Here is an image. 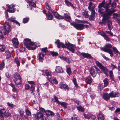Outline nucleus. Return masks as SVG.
I'll list each match as a JSON object with an SVG mask.
<instances>
[{
    "label": "nucleus",
    "instance_id": "1",
    "mask_svg": "<svg viewBox=\"0 0 120 120\" xmlns=\"http://www.w3.org/2000/svg\"><path fill=\"white\" fill-rule=\"evenodd\" d=\"M24 43L25 47L28 50H34L38 46L35 45L34 47H32L35 45V43L31 41L30 39L28 38H25L24 39Z\"/></svg>",
    "mask_w": 120,
    "mask_h": 120
},
{
    "label": "nucleus",
    "instance_id": "2",
    "mask_svg": "<svg viewBox=\"0 0 120 120\" xmlns=\"http://www.w3.org/2000/svg\"><path fill=\"white\" fill-rule=\"evenodd\" d=\"M116 11V10L110 8L106 9L105 11V13L103 14V16L104 17V19L108 20L110 18V16Z\"/></svg>",
    "mask_w": 120,
    "mask_h": 120
},
{
    "label": "nucleus",
    "instance_id": "3",
    "mask_svg": "<svg viewBox=\"0 0 120 120\" xmlns=\"http://www.w3.org/2000/svg\"><path fill=\"white\" fill-rule=\"evenodd\" d=\"M90 74L93 77H95L97 74L99 75L102 73L99 69L95 66L91 67L90 70Z\"/></svg>",
    "mask_w": 120,
    "mask_h": 120
},
{
    "label": "nucleus",
    "instance_id": "4",
    "mask_svg": "<svg viewBox=\"0 0 120 120\" xmlns=\"http://www.w3.org/2000/svg\"><path fill=\"white\" fill-rule=\"evenodd\" d=\"M13 80L17 85H20L22 83L21 76L17 72L15 73L14 74Z\"/></svg>",
    "mask_w": 120,
    "mask_h": 120
},
{
    "label": "nucleus",
    "instance_id": "5",
    "mask_svg": "<svg viewBox=\"0 0 120 120\" xmlns=\"http://www.w3.org/2000/svg\"><path fill=\"white\" fill-rule=\"evenodd\" d=\"M4 28L2 29V31H0V33L2 34L4 33V35H6L7 34L10 32L11 31V28L8 22H6L4 26Z\"/></svg>",
    "mask_w": 120,
    "mask_h": 120
},
{
    "label": "nucleus",
    "instance_id": "6",
    "mask_svg": "<svg viewBox=\"0 0 120 120\" xmlns=\"http://www.w3.org/2000/svg\"><path fill=\"white\" fill-rule=\"evenodd\" d=\"M112 45L111 44L107 43L105 46V47L102 48V50L105 52H108L110 54L111 57H112L113 56V53L110 49L112 47Z\"/></svg>",
    "mask_w": 120,
    "mask_h": 120
},
{
    "label": "nucleus",
    "instance_id": "7",
    "mask_svg": "<svg viewBox=\"0 0 120 120\" xmlns=\"http://www.w3.org/2000/svg\"><path fill=\"white\" fill-rule=\"evenodd\" d=\"M11 113L9 112V111L8 110H5V109L3 108L1 109H0V117L2 119L4 120V118L5 116L8 117L10 116Z\"/></svg>",
    "mask_w": 120,
    "mask_h": 120
},
{
    "label": "nucleus",
    "instance_id": "8",
    "mask_svg": "<svg viewBox=\"0 0 120 120\" xmlns=\"http://www.w3.org/2000/svg\"><path fill=\"white\" fill-rule=\"evenodd\" d=\"M68 43H65L66 46L65 48H67L72 53L75 52V49L74 48H76L75 45L69 43L68 41Z\"/></svg>",
    "mask_w": 120,
    "mask_h": 120
},
{
    "label": "nucleus",
    "instance_id": "9",
    "mask_svg": "<svg viewBox=\"0 0 120 120\" xmlns=\"http://www.w3.org/2000/svg\"><path fill=\"white\" fill-rule=\"evenodd\" d=\"M70 24L73 26L77 30H81L83 29V24H77L75 22H72Z\"/></svg>",
    "mask_w": 120,
    "mask_h": 120
},
{
    "label": "nucleus",
    "instance_id": "10",
    "mask_svg": "<svg viewBox=\"0 0 120 120\" xmlns=\"http://www.w3.org/2000/svg\"><path fill=\"white\" fill-rule=\"evenodd\" d=\"M35 115L34 118L35 120H44L43 114L40 112H38Z\"/></svg>",
    "mask_w": 120,
    "mask_h": 120
},
{
    "label": "nucleus",
    "instance_id": "11",
    "mask_svg": "<svg viewBox=\"0 0 120 120\" xmlns=\"http://www.w3.org/2000/svg\"><path fill=\"white\" fill-rule=\"evenodd\" d=\"M80 56L83 59L86 58L87 59H90L92 58V56L90 54L85 52L81 53L80 54Z\"/></svg>",
    "mask_w": 120,
    "mask_h": 120
},
{
    "label": "nucleus",
    "instance_id": "12",
    "mask_svg": "<svg viewBox=\"0 0 120 120\" xmlns=\"http://www.w3.org/2000/svg\"><path fill=\"white\" fill-rule=\"evenodd\" d=\"M12 42L14 47L15 48H17L19 44L18 38H14L12 39Z\"/></svg>",
    "mask_w": 120,
    "mask_h": 120
},
{
    "label": "nucleus",
    "instance_id": "13",
    "mask_svg": "<svg viewBox=\"0 0 120 120\" xmlns=\"http://www.w3.org/2000/svg\"><path fill=\"white\" fill-rule=\"evenodd\" d=\"M15 5L13 4H11L8 6V9L7 11L11 13H13L15 12V9L14 8Z\"/></svg>",
    "mask_w": 120,
    "mask_h": 120
},
{
    "label": "nucleus",
    "instance_id": "14",
    "mask_svg": "<svg viewBox=\"0 0 120 120\" xmlns=\"http://www.w3.org/2000/svg\"><path fill=\"white\" fill-rule=\"evenodd\" d=\"M108 0L109 1L108 2V3H107V2H105V1L104 8L105 9V10L106 9H109L110 8V5L112 2L111 0Z\"/></svg>",
    "mask_w": 120,
    "mask_h": 120
},
{
    "label": "nucleus",
    "instance_id": "15",
    "mask_svg": "<svg viewBox=\"0 0 120 120\" xmlns=\"http://www.w3.org/2000/svg\"><path fill=\"white\" fill-rule=\"evenodd\" d=\"M102 96L104 99L106 101H108L110 99L109 94L107 92H104Z\"/></svg>",
    "mask_w": 120,
    "mask_h": 120
},
{
    "label": "nucleus",
    "instance_id": "16",
    "mask_svg": "<svg viewBox=\"0 0 120 120\" xmlns=\"http://www.w3.org/2000/svg\"><path fill=\"white\" fill-rule=\"evenodd\" d=\"M53 14L55 17L56 18L59 19H64V17L60 15L57 12L55 11Z\"/></svg>",
    "mask_w": 120,
    "mask_h": 120
},
{
    "label": "nucleus",
    "instance_id": "17",
    "mask_svg": "<svg viewBox=\"0 0 120 120\" xmlns=\"http://www.w3.org/2000/svg\"><path fill=\"white\" fill-rule=\"evenodd\" d=\"M93 80V79L91 77L88 76L86 78L85 81L87 84H91Z\"/></svg>",
    "mask_w": 120,
    "mask_h": 120
},
{
    "label": "nucleus",
    "instance_id": "18",
    "mask_svg": "<svg viewBox=\"0 0 120 120\" xmlns=\"http://www.w3.org/2000/svg\"><path fill=\"white\" fill-rule=\"evenodd\" d=\"M55 71L56 72L60 73H62L64 72L62 67H60L59 66L56 67Z\"/></svg>",
    "mask_w": 120,
    "mask_h": 120
},
{
    "label": "nucleus",
    "instance_id": "19",
    "mask_svg": "<svg viewBox=\"0 0 120 120\" xmlns=\"http://www.w3.org/2000/svg\"><path fill=\"white\" fill-rule=\"evenodd\" d=\"M63 17H64V18L66 21L70 22V20H71V18L68 14L64 13Z\"/></svg>",
    "mask_w": 120,
    "mask_h": 120
},
{
    "label": "nucleus",
    "instance_id": "20",
    "mask_svg": "<svg viewBox=\"0 0 120 120\" xmlns=\"http://www.w3.org/2000/svg\"><path fill=\"white\" fill-rule=\"evenodd\" d=\"M45 113L47 115L46 116H49H49H53L54 115V113L52 111L49 110H46Z\"/></svg>",
    "mask_w": 120,
    "mask_h": 120
},
{
    "label": "nucleus",
    "instance_id": "21",
    "mask_svg": "<svg viewBox=\"0 0 120 120\" xmlns=\"http://www.w3.org/2000/svg\"><path fill=\"white\" fill-rule=\"evenodd\" d=\"M60 88L61 89L64 88L65 89L69 90V88L68 85L64 84L63 82L60 83Z\"/></svg>",
    "mask_w": 120,
    "mask_h": 120
},
{
    "label": "nucleus",
    "instance_id": "22",
    "mask_svg": "<svg viewBox=\"0 0 120 120\" xmlns=\"http://www.w3.org/2000/svg\"><path fill=\"white\" fill-rule=\"evenodd\" d=\"M7 20L9 22H12L14 23H16V24L18 25L19 26H20L19 23L17 20H14L12 18V17L11 18L8 19Z\"/></svg>",
    "mask_w": 120,
    "mask_h": 120
},
{
    "label": "nucleus",
    "instance_id": "23",
    "mask_svg": "<svg viewBox=\"0 0 120 120\" xmlns=\"http://www.w3.org/2000/svg\"><path fill=\"white\" fill-rule=\"evenodd\" d=\"M101 69L106 76H109L108 73V69L107 68L103 66Z\"/></svg>",
    "mask_w": 120,
    "mask_h": 120
},
{
    "label": "nucleus",
    "instance_id": "24",
    "mask_svg": "<svg viewBox=\"0 0 120 120\" xmlns=\"http://www.w3.org/2000/svg\"><path fill=\"white\" fill-rule=\"evenodd\" d=\"M44 54L41 53H39L38 55V60L40 62H43L44 60Z\"/></svg>",
    "mask_w": 120,
    "mask_h": 120
},
{
    "label": "nucleus",
    "instance_id": "25",
    "mask_svg": "<svg viewBox=\"0 0 120 120\" xmlns=\"http://www.w3.org/2000/svg\"><path fill=\"white\" fill-rule=\"evenodd\" d=\"M98 120H104L105 117L104 115L102 114L101 112H99L97 115Z\"/></svg>",
    "mask_w": 120,
    "mask_h": 120
},
{
    "label": "nucleus",
    "instance_id": "26",
    "mask_svg": "<svg viewBox=\"0 0 120 120\" xmlns=\"http://www.w3.org/2000/svg\"><path fill=\"white\" fill-rule=\"evenodd\" d=\"M46 16L47 19L48 20H51L53 19V16L52 15L51 13H47Z\"/></svg>",
    "mask_w": 120,
    "mask_h": 120
},
{
    "label": "nucleus",
    "instance_id": "27",
    "mask_svg": "<svg viewBox=\"0 0 120 120\" xmlns=\"http://www.w3.org/2000/svg\"><path fill=\"white\" fill-rule=\"evenodd\" d=\"M59 104L61 106L63 107L64 108L66 109L67 107L68 104L66 103L65 102L60 101L58 105Z\"/></svg>",
    "mask_w": 120,
    "mask_h": 120
},
{
    "label": "nucleus",
    "instance_id": "28",
    "mask_svg": "<svg viewBox=\"0 0 120 120\" xmlns=\"http://www.w3.org/2000/svg\"><path fill=\"white\" fill-rule=\"evenodd\" d=\"M95 12H94L93 11L92 12H91V15L90 16L89 19L90 21H94V18L95 17Z\"/></svg>",
    "mask_w": 120,
    "mask_h": 120
},
{
    "label": "nucleus",
    "instance_id": "29",
    "mask_svg": "<svg viewBox=\"0 0 120 120\" xmlns=\"http://www.w3.org/2000/svg\"><path fill=\"white\" fill-rule=\"evenodd\" d=\"M6 59H8L11 57V54L9 50H7L5 52Z\"/></svg>",
    "mask_w": 120,
    "mask_h": 120
},
{
    "label": "nucleus",
    "instance_id": "30",
    "mask_svg": "<svg viewBox=\"0 0 120 120\" xmlns=\"http://www.w3.org/2000/svg\"><path fill=\"white\" fill-rule=\"evenodd\" d=\"M52 101L53 103L56 102L59 105V103L60 102L59 101L58 98L56 96H54V98L52 99Z\"/></svg>",
    "mask_w": 120,
    "mask_h": 120
},
{
    "label": "nucleus",
    "instance_id": "31",
    "mask_svg": "<svg viewBox=\"0 0 120 120\" xmlns=\"http://www.w3.org/2000/svg\"><path fill=\"white\" fill-rule=\"evenodd\" d=\"M65 2L66 5L68 6H71L73 8H74V6L73 4L70 2L68 1L67 0H65Z\"/></svg>",
    "mask_w": 120,
    "mask_h": 120
},
{
    "label": "nucleus",
    "instance_id": "32",
    "mask_svg": "<svg viewBox=\"0 0 120 120\" xmlns=\"http://www.w3.org/2000/svg\"><path fill=\"white\" fill-rule=\"evenodd\" d=\"M65 45H64L63 43L61 42H60L57 45V46L58 48H60L61 47L62 48H65Z\"/></svg>",
    "mask_w": 120,
    "mask_h": 120
},
{
    "label": "nucleus",
    "instance_id": "33",
    "mask_svg": "<svg viewBox=\"0 0 120 120\" xmlns=\"http://www.w3.org/2000/svg\"><path fill=\"white\" fill-rule=\"evenodd\" d=\"M77 109L79 111L82 112H84L85 109L82 106H78L77 107Z\"/></svg>",
    "mask_w": 120,
    "mask_h": 120
},
{
    "label": "nucleus",
    "instance_id": "34",
    "mask_svg": "<svg viewBox=\"0 0 120 120\" xmlns=\"http://www.w3.org/2000/svg\"><path fill=\"white\" fill-rule=\"evenodd\" d=\"M108 22L107 26L108 29L110 30V31H111V30H112L113 28L112 26H111V25H112L111 22L108 21Z\"/></svg>",
    "mask_w": 120,
    "mask_h": 120
},
{
    "label": "nucleus",
    "instance_id": "35",
    "mask_svg": "<svg viewBox=\"0 0 120 120\" xmlns=\"http://www.w3.org/2000/svg\"><path fill=\"white\" fill-rule=\"evenodd\" d=\"M107 20H108L107 19H104V17L103 16L102 21L99 22V24H103L104 25H105L106 24Z\"/></svg>",
    "mask_w": 120,
    "mask_h": 120
},
{
    "label": "nucleus",
    "instance_id": "36",
    "mask_svg": "<svg viewBox=\"0 0 120 120\" xmlns=\"http://www.w3.org/2000/svg\"><path fill=\"white\" fill-rule=\"evenodd\" d=\"M112 49L114 53L116 55H118V53L120 54V52L118 51L116 47H113Z\"/></svg>",
    "mask_w": 120,
    "mask_h": 120
},
{
    "label": "nucleus",
    "instance_id": "37",
    "mask_svg": "<svg viewBox=\"0 0 120 120\" xmlns=\"http://www.w3.org/2000/svg\"><path fill=\"white\" fill-rule=\"evenodd\" d=\"M6 47L4 45H0V52H4L5 50Z\"/></svg>",
    "mask_w": 120,
    "mask_h": 120
},
{
    "label": "nucleus",
    "instance_id": "38",
    "mask_svg": "<svg viewBox=\"0 0 120 120\" xmlns=\"http://www.w3.org/2000/svg\"><path fill=\"white\" fill-rule=\"evenodd\" d=\"M5 64L4 60H2V61L0 64V70H2L3 69L4 67Z\"/></svg>",
    "mask_w": 120,
    "mask_h": 120
},
{
    "label": "nucleus",
    "instance_id": "39",
    "mask_svg": "<svg viewBox=\"0 0 120 120\" xmlns=\"http://www.w3.org/2000/svg\"><path fill=\"white\" fill-rule=\"evenodd\" d=\"M104 83V86L106 87L109 84L108 82V79L107 78H105L104 80L103 81Z\"/></svg>",
    "mask_w": 120,
    "mask_h": 120
},
{
    "label": "nucleus",
    "instance_id": "40",
    "mask_svg": "<svg viewBox=\"0 0 120 120\" xmlns=\"http://www.w3.org/2000/svg\"><path fill=\"white\" fill-rule=\"evenodd\" d=\"M95 64L96 65L99 67L100 69L103 66L97 60L96 61Z\"/></svg>",
    "mask_w": 120,
    "mask_h": 120
},
{
    "label": "nucleus",
    "instance_id": "41",
    "mask_svg": "<svg viewBox=\"0 0 120 120\" xmlns=\"http://www.w3.org/2000/svg\"><path fill=\"white\" fill-rule=\"evenodd\" d=\"M15 61L17 64V66L18 67H19L20 66V63L18 57H17L15 58Z\"/></svg>",
    "mask_w": 120,
    "mask_h": 120
},
{
    "label": "nucleus",
    "instance_id": "42",
    "mask_svg": "<svg viewBox=\"0 0 120 120\" xmlns=\"http://www.w3.org/2000/svg\"><path fill=\"white\" fill-rule=\"evenodd\" d=\"M29 6H32L33 7L35 8L36 7V4L34 3L31 1H28Z\"/></svg>",
    "mask_w": 120,
    "mask_h": 120
},
{
    "label": "nucleus",
    "instance_id": "43",
    "mask_svg": "<svg viewBox=\"0 0 120 120\" xmlns=\"http://www.w3.org/2000/svg\"><path fill=\"white\" fill-rule=\"evenodd\" d=\"M66 72L67 74L70 76L71 75V68L70 67H68L67 68Z\"/></svg>",
    "mask_w": 120,
    "mask_h": 120
},
{
    "label": "nucleus",
    "instance_id": "44",
    "mask_svg": "<svg viewBox=\"0 0 120 120\" xmlns=\"http://www.w3.org/2000/svg\"><path fill=\"white\" fill-rule=\"evenodd\" d=\"M46 8L48 9V13H51L50 12L51 11L53 13L55 11L54 10L52 9L50 6L47 8Z\"/></svg>",
    "mask_w": 120,
    "mask_h": 120
},
{
    "label": "nucleus",
    "instance_id": "45",
    "mask_svg": "<svg viewBox=\"0 0 120 120\" xmlns=\"http://www.w3.org/2000/svg\"><path fill=\"white\" fill-rule=\"evenodd\" d=\"M26 114L28 116H30L31 115V113L30 111L28 109H27L25 110Z\"/></svg>",
    "mask_w": 120,
    "mask_h": 120
},
{
    "label": "nucleus",
    "instance_id": "46",
    "mask_svg": "<svg viewBox=\"0 0 120 120\" xmlns=\"http://www.w3.org/2000/svg\"><path fill=\"white\" fill-rule=\"evenodd\" d=\"M105 1H103L101 3H99L98 7V8H101L102 7L104 8V5Z\"/></svg>",
    "mask_w": 120,
    "mask_h": 120
},
{
    "label": "nucleus",
    "instance_id": "47",
    "mask_svg": "<svg viewBox=\"0 0 120 120\" xmlns=\"http://www.w3.org/2000/svg\"><path fill=\"white\" fill-rule=\"evenodd\" d=\"M30 88V91H31V93L33 94V95L34 94V90H35V87L32 85H31Z\"/></svg>",
    "mask_w": 120,
    "mask_h": 120
},
{
    "label": "nucleus",
    "instance_id": "48",
    "mask_svg": "<svg viewBox=\"0 0 120 120\" xmlns=\"http://www.w3.org/2000/svg\"><path fill=\"white\" fill-rule=\"evenodd\" d=\"M98 11L99 13H100V14H103L104 12H105L104 9L102 8H98Z\"/></svg>",
    "mask_w": 120,
    "mask_h": 120
},
{
    "label": "nucleus",
    "instance_id": "49",
    "mask_svg": "<svg viewBox=\"0 0 120 120\" xmlns=\"http://www.w3.org/2000/svg\"><path fill=\"white\" fill-rule=\"evenodd\" d=\"M63 60L66 61L68 63H70L71 62V61L67 57H65Z\"/></svg>",
    "mask_w": 120,
    "mask_h": 120
},
{
    "label": "nucleus",
    "instance_id": "50",
    "mask_svg": "<svg viewBox=\"0 0 120 120\" xmlns=\"http://www.w3.org/2000/svg\"><path fill=\"white\" fill-rule=\"evenodd\" d=\"M116 3L115 1H114L112 2L111 5V7L112 8H115L116 7Z\"/></svg>",
    "mask_w": 120,
    "mask_h": 120
},
{
    "label": "nucleus",
    "instance_id": "51",
    "mask_svg": "<svg viewBox=\"0 0 120 120\" xmlns=\"http://www.w3.org/2000/svg\"><path fill=\"white\" fill-rule=\"evenodd\" d=\"M7 104L8 106L13 108L15 107V105L13 104H11L10 103L8 102L7 103Z\"/></svg>",
    "mask_w": 120,
    "mask_h": 120
},
{
    "label": "nucleus",
    "instance_id": "52",
    "mask_svg": "<svg viewBox=\"0 0 120 120\" xmlns=\"http://www.w3.org/2000/svg\"><path fill=\"white\" fill-rule=\"evenodd\" d=\"M29 18H24L23 19V22L24 23H27L29 21Z\"/></svg>",
    "mask_w": 120,
    "mask_h": 120
},
{
    "label": "nucleus",
    "instance_id": "53",
    "mask_svg": "<svg viewBox=\"0 0 120 120\" xmlns=\"http://www.w3.org/2000/svg\"><path fill=\"white\" fill-rule=\"evenodd\" d=\"M24 111L22 109H21L19 111V113L20 116L22 117L23 116L24 114Z\"/></svg>",
    "mask_w": 120,
    "mask_h": 120
},
{
    "label": "nucleus",
    "instance_id": "54",
    "mask_svg": "<svg viewBox=\"0 0 120 120\" xmlns=\"http://www.w3.org/2000/svg\"><path fill=\"white\" fill-rule=\"evenodd\" d=\"M51 53L53 56H57L58 55V53L54 51H51Z\"/></svg>",
    "mask_w": 120,
    "mask_h": 120
},
{
    "label": "nucleus",
    "instance_id": "55",
    "mask_svg": "<svg viewBox=\"0 0 120 120\" xmlns=\"http://www.w3.org/2000/svg\"><path fill=\"white\" fill-rule=\"evenodd\" d=\"M104 39L107 41H110V39L107 36V35H105L103 37Z\"/></svg>",
    "mask_w": 120,
    "mask_h": 120
},
{
    "label": "nucleus",
    "instance_id": "56",
    "mask_svg": "<svg viewBox=\"0 0 120 120\" xmlns=\"http://www.w3.org/2000/svg\"><path fill=\"white\" fill-rule=\"evenodd\" d=\"M41 51L44 52L45 53H46L47 52H48V51L47 50V47L43 48L42 49Z\"/></svg>",
    "mask_w": 120,
    "mask_h": 120
},
{
    "label": "nucleus",
    "instance_id": "57",
    "mask_svg": "<svg viewBox=\"0 0 120 120\" xmlns=\"http://www.w3.org/2000/svg\"><path fill=\"white\" fill-rule=\"evenodd\" d=\"M109 94L110 98H115V97L114 96V94L113 93V91L110 92Z\"/></svg>",
    "mask_w": 120,
    "mask_h": 120
},
{
    "label": "nucleus",
    "instance_id": "58",
    "mask_svg": "<svg viewBox=\"0 0 120 120\" xmlns=\"http://www.w3.org/2000/svg\"><path fill=\"white\" fill-rule=\"evenodd\" d=\"M83 115L85 118L88 120L90 118V116H89L88 115L86 114L85 113H84Z\"/></svg>",
    "mask_w": 120,
    "mask_h": 120
},
{
    "label": "nucleus",
    "instance_id": "59",
    "mask_svg": "<svg viewBox=\"0 0 120 120\" xmlns=\"http://www.w3.org/2000/svg\"><path fill=\"white\" fill-rule=\"evenodd\" d=\"M59 26L61 28L64 30L66 29V27L63 25H62L61 23H60L59 24Z\"/></svg>",
    "mask_w": 120,
    "mask_h": 120
},
{
    "label": "nucleus",
    "instance_id": "60",
    "mask_svg": "<svg viewBox=\"0 0 120 120\" xmlns=\"http://www.w3.org/2000/svg\"><path fill=\"white\" fill-rule=\"evenodd\" d=\"M30 86L28 84H26L25 85V89L26 90H28L30 89Z\"/></svg>",
    "mask_w": 120,
    "mask_h": 120
},
{
    "label": "nucleus",
    "instance_id": "61",
    "mask_svg": "<svg viewBox=\"0 0 120 120\" xmlns=\"http://www.w3.org/2000/svg\"><path fill=\"white\" fill-rule=\"evenodd\" d=\"M77 116L76 115H74L71 118V119L72 120H77Z\"/></svg>",
    "mask_w": 120,
    "mask_h": 120
},
{
    "label": "nucleus",
    "instance_id": "62",
    "mask_svg": "<svg viewBox=\"0 0 120 120\" xmlns=\"http://www.w3.org/2000/svg\"><path fill=\"white\" fill-rule=\"evenodd\" d=\"M5 75L7 78H9L10 76V74L8 72H6L5 74Z\"/></svg>",
    "mask_w": 120,
    "mask_h": 120
},
{
    "label": "nucleus",
    "instance_id": "63",
    "mask_svg": "<svg viewBox=\"0 0 120 120\" xmlns=\"http://www.w3.org/2000/svg\"><path fill=\"white\" fill-rule=\"evenodd\" d=\"M53 82L55 84H57L58 83V82L56 79L54 78L52 80Z\"/></svg>",
    "mask_w": 120,
    "mask_h": 120
},
{
    "label": "nucleus",
    "instance_id": "64",
    "mask_svg": "<svg viewBox=\"0 0 120 120\" xmlns=\"http://www.w3.org/2000/svg\"><path fill=\"white\" fill-rule=\"evenodd\" d=\"M22 118L23 120H29L28 116L26 115H24Z\"/></svg>",
    "mask_w": 120,
    "mask_h": 120
}]
</instances>
